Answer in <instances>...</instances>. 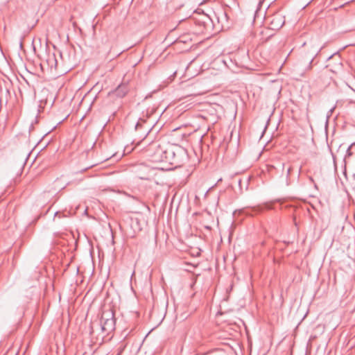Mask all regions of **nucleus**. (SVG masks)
Wrapping results in <instances>:
<instances>
[{"instance_id":"1","label":"nucleus","mask_w":355,"mask_h":355,"mask_svg":"<svg viewBox=\"0 0 355 355\" xmlns=\"http://www.w3.org/2000/svg\"><path fill=\"white\" fill-rule=\"evenodd\" d=\"M165 154L164 162H168L175 167L182 166L189 159L187 150L179 145L168 146Z\"/></svg>"},{"instance_id":"2","label":"nucleus","mask_w":355,"mask_h":355,"mask_svg":"<svg viewBox=\"0 0 355 355\" xmlns=\"http://www.w3.org/2000/svg\"><path fill=\"white\" fill-rule=\"evenodd\" d=\"M166 148H164L159 144L153 142L146 150V155L153 162H164Z\"/></svg>"},{"instance_id":"3","label":"nucleus","mask_w":355,"mask_h":355,"mask_svg":"<svg viewBox=\"0 0 355 355\" xmlns=\"http://www.w3.org/2000/svg\"><path fill=\"white\" fill-rule=\"evenodd\" d=\"M120 226L124 230L127 236L130 238H134L136 234L141 230L139 220L131 217L123 220V224Z\"/></svg>"},{"instance_id":"4","label":"nucleus","mask_w":355,"mask_h":355,"mask_svg":"<svg viewBox=\"0 0 355 355\" xmlns=\"http://www.w3.org/2000/svg\"><path fill=\"white\" fill-rule=\"evenodd\" d=\"M101 328L103 332L109 334L115 328V319L112 311L103 312L101 319Z\"/></svg>"},{"instance_id":"5","label":"nucleus","mask_w":355,"mask_h":355,"mask_svg":"<svg viewBox=\"0 0 355 355\" xmlns=\"http://www.w3.org/2000/svg\"><path fill=\"white\" fill-rule=\"evenodd\" d=\"M265 19L272 30L280 29L285 23L284 17L279 12L266 17Z\"/></svg>"},{"instance_id":"6","label":"nucleus","mask_w":355,"mask_h":355,"mask_svg":"<svg viewBox=\"0 0 355 355\" xmlns=\"http://www.w3.org/2000/svg\"><path fill=\"white\" fill-rule=\"evenodd\" d=\"M154 170L146 166H140L138 171L137 176L141 180H151L153 178Z\"/></svg>"},{"instance_id":"7","label":"nucleus","mask_w":355,"mask_h":355,"mask_svg":"<svg viewBox=\"0 0 355 355\" xmlns=\"http://www.w3.org/2000/svg\"><path fill=\"white\" fill-rule=\"evenodd\" d=\"M128 91L127 85L125 84H121L113 92V94L118 97L122 98L127 94Z\"/></svg>"},{"instance_id":"8","label":"nucleus","mask_w":355,"mask_h":355,"mask_svg":"<svg viewBox=\"0 0 355 355\" xmlns=\"http://www.w3.org/2000/svg\"><path fill=\"white\" fill-rule=\"evenodd\" d=\"M46 63L49 67L52 68H56L57 67V60L55 58V55L54 53H49L47 55V58L46 60Z\"/></svg>"},{"instance_id":"9","label":"nucleus","mask_w":355,"mask_h":355,"mask_svg":"<svg viewBox=\"0 0 355 355\" xmlns=\"http://www.w3.org/2000/svg\"><path fill=\"white\" fill-rule=\"evenodd\" d=\"M318 48H315L314 49L311 53V58H310V63H309V65L308 67V69H311V64L312 63L314 58L315 57V55L318 54Z\"/></svg>"},{"instance_id":"10","label":"nucleus","mask_w":355,"mask_h":355,"mask_svg":"<svg viewBox=\"0 0 355 355\" xmlns=\"http://www.w3.org/2000/svg\"><path fill=\"white\" fill-rule=\"evenodd\" d=\"M252 211L253 212H259L262 210L261 207H254L251 209Z\"/></svg>"},{"instance_id":"11","label":"nucleus","mask_w":355,"mask_h":355,"mask_svg":"<svg viewBox=\"0 0 355 355\" xmlns=\"http://www.w3.org/2000/svg\"><path fill=\"white\" fill-rule=\"evenodd\" d=\"M291 171V168L290 167V168H288V171H287V175H290Z\"/></svg>"},{"instance_id":"12","label":"nucleus","mask_w":355,"mask_h":355,"mask_svg":"<svg viewBox=\"0 0 355 355\" xmlns=\"http://www.w3.org/2000/svg\"><path fill=\"white\" fill-rule=\"evenodd\" d=\"M347 154H348L349 155H351V153H350V148H349L347 149Z\"/></svg>"},{"instance_id":"13","label":"nucleus","mask_w":355,"mask_h":355,"mask_svg":"<svg viewBox=\"0 0 355 355\" xmlns=\"http://www.w3.org/2000/svg\"><path fill=\"white\" fill-rule=\"evenodd\" d=\"M222 14H223V15L224 16V17H225V18H226V17H227L226 13H225V12H223Z\"/></svg>"},{"instance_id":"14","label":"nucleus","mask_w":355,"mask_h":355,"mask_svg":"<svg viewBox=\"0 0 355 355\" xmlns=\"http://www.w3.org/2000/svg\"><path fill=\"white\" fill-rule=\"evenodd\" d=\"M58 215H59V213H58V212H56V213L55 214V216H58Z\"/></svg>"},{"instance_id":"15","label":"nucleus","mask_w":355,"mask_h":355,"mask_svg":"<svg viewBox=\"0 0 355 355\" xmlns=\"http://www.w3.org/2000/svg\"><path fill=\"white\" fill-rule=\"evenodd\" d=\"M246 213H247V214L252 215V213H250L249 211H247Z\"/></svg>"},{"instance_id":"16","label":"nucleus","mask_w":355,"mask_h":355,"mask_svg":"<svg viewBox=\"0 0 355 355\" xmlns=\"http://www.w3.org/2000/svg\"><path fill=\"white\" fill-rule=\"evenodd\" d=\"M347 2H349V1H354V0H347Z\"/></svg>"},{"instance_id":"17","label":"nucleus","mask_w":355,"mask_h":355,"mask_svg":"<svg viewBox=\"0 0 355 355\" xmlns=\"http://www.w3.org/2000/svg\"><path fill=\"white\" fill-rule=\"evenodd\" d=\"M306 42H304V43L303 44V45H302V46H306Z\"/></svg>"},{"instance_id":"18","label":"nucleus","mask_w":355,"mask_h":355,"mask_svg":"<svg viewBox=\"0 0 355 355\" xmlns=\"http://www.w3.org/2000/svg\"><path fill=\"white\" fill-rule=\"evenodd\" d=\"M310 180L312 181V182L313 181V178L311 177H310Z\"/></svg>"},{"instance_id":"19","label":"nucleus","mask_w":355,"mask_h":355,"mask_svg":"<svg viewBox=\"0 0 355 355\" xmlns=\"http://www.w3.org/2000/svg\"><path fill=\"white\" fill-rule=\"evenodd\" d=\"M354 219L355 220V211H354Z\"/></svg>"}]
</instances>
